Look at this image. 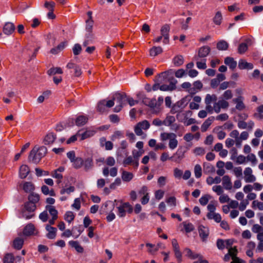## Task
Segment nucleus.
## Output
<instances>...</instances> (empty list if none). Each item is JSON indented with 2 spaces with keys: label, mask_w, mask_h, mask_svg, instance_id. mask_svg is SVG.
Returning <instances> with one entry per match:
<instances>
[{
  "label": "nucleus",
  "mask_w": 263,
  "mask_h": 263,
  "mask_svg": "<svg viewBox=\"0 0 263 263\" xmlns=\"http://www.w3.org/2000/svg\"><path fill=\"white\" fill-rule=\"evenodd\" d=\"M233 96L232 90L230 89L225 90L218 101L216 95L207 94L204 99L205 109L209 114H212L214 111L218 114L221 109H226L229 107V103L227 101L231 99Z\"/></svg>",
  "instance_id": "1"
},
{
  "label": "nucleus",
  "mask_w": 263,
  "mask_h": 263,
  "mask_svg": "<svg viewBox=\"0 0 263 263\" xmlns=\"http://www.w3.org/2000/svg\"><path fill=\"white\" fill-rule=\"evenodd\" d=\"M47 152L46 147L42 146L39 148L34 147L30 152L28 159L32 162L37 164Z\"/></svg>",
  "instance_id": "2"
},
{
  "label": "nucleus",
  "mask_w": 263,
  "mask_h": 263,
  "mask_svg": "<svg viewBox=\"0 0 263 263\" xmlns=\"http://www.w3.org/2000/svg\"><path fill=\"white\" fill-rule=\"evenodd\" d=\"M160 140L162 141L168 140V147L173 150L175 149L178 144V141L177 139V135L173 133H161L160 135Z\"/></svg>",
  "instance_id": "3"
},
{
  "label": "nucleus",
  "mask_w": 263,
  "mask_h": 263,
  "mask_svg": "<svg viewBox=\"0 0 263 263\" xmlns=\"http://www.w3.org/2000/svg\"><path fill=\"white\" fill-rule=\"evenodd\" d=\"M168 76L169 74L168 72H163L158 75L157 82L160 83H163L167 82H169V85H167L170 91H172L175 90L176 88V84L177 83V81L174 79H170Z\"/></svg>",
  "instance_id": "4"
},
{
  "label": "nucleus",
  "mask_w": 263,
  "mask_h": 263,
  "mask_svg": "<svg viewBox=\"0 0 263 263\" xmlns=\"http://www.w3.org/2000/svg\"><path fill=\"white\" fill-rule=\"evenodd\" d=\"M36 209V205L31 202H27L24 205V208L22 210V217L26 219H30L34 216V211Z\"/></svg>",
  "instance_id": "5"
},
{
  "label": "nucleus",
  "mask_w": 263,
  "mask_h": 263,
  "mask_svg": "<svg viewBox=\"0 0 263 263\" xmlns=\"http://www.w3.org/2000/svg\"><path fill=\"white\" fill-rule=\"evenodd\" d=\"M114 100L115 101V103L116 104V105L114 108V111L118 112L126 103V96L125 94L116 93L114 96Z\"/></svg>",
  "instance_id": "6"
},
{
  "label": "nucleus",
  "mask_w": 263,
  "mask_h": 263,
  "mask_svg": "<svg viewBox=\"0 0 263 263\" xmlns=\"http://www.w3.org/2000/svg\"><path fill=\"white\" fill-rule=\"evenodd\" d=\"M150 124L149 122L144 120L138 122L134 127V131L137 136H142L143 134L142 130H146L149 129Z\"/></svg>",
  "instance_id": "7"
},
{
  "label": "nucleus",
  "mask_w": 263,
  "mask_h": 263,
  "mask_svg": "<svg viewBox=\"0 0 263 263\" xmlns=\"http://www.w3.org/2000/svg\"><path fill=\"white\" fill-rule=\"evenodd\" d=\"M118 212V215L120 217H123L126 215V212L131 213L133 209L132 206L128 202H124L117 207Z\"/></svg>",
  "instance_id": "8"
},
{
  "label": "nucleus",
  "mask_w": 263,
  "mask_h": 263,
  "mask_svg": "<svg viewBox=\"0 0 263 263\" xmlns=\"http://www.w3.org/2000/svg\"><path fill=\"white\" fill-rule=\"evenodd\" d=\"M88 118L86 116L80 115L78 116L75 120L73 118L69 119L68 121L69 123H71L70 125H73L74 123L76 124V125L78 126H81L85 125L88 121Z\"/></svg>",
  "instance_id": "9"
},
{
  "label": "nucleus",
  "mask_w": 263,
  "mask_h": 263,
  "mask_svg": "<svg viewBox=\"0 0 263 263\" xmlns=\"http://www.w3.org/2000/svg\"><path fill=\"white\" fill-rule=\"evenodd\" d=\"M185 99H182L174 104L171 109V112L173 114L180 112L186 105Z\"/></svg>",
  "instance_id": "10"
},
{
  "label": "nucleus",
  "mask_w": 263,
  "mask_h": 263,
  "mask_svg": "<svg viewBox=\"0 0 263 263\" xmlns=\"http://www.w3.org/2000/svg\"><path fill=\"white\" fill-rule=\"evenodd\" d=\"M210 48L208 46H204L198 49V54L194 57L195 61H198L199 58H205L210 53Z\"/></svg>",
  "instance_id": "11"
},
{
  "label": "nucleus",
  "mask_w": 263,
  "mask_h": 263,
  "mask_svg": "<svg viewBox=\"0 0 263 263\" xmlns=\"http://www.w3.org/2000/svg\"><path fill=\"white\" fill-rule=\"evenodd\" d=\"M139 164V162L132 156H128L125 157L123 161L124 166L126 167L128 165H132L135 170L138 168Z\"/></svg>",
  "instance_id": "12"
},
{
  "label": "nucleus",
  "mask_w": 263,
  "mask_h": 263,
  "mask_svg": "<svg viewBox=\"0 0 263 263\" xmlns=\"http://www.w3.org/2000/svg\"><path fill=\"white\" fill-rule=\"evenodd\" d=\"M198 230L199 236L202 241H205L209 235V229L202 224L199 225Z\"/></svg>",
  "instance_id": "13"
},
{
  "label": "nucleus",
  "mask_w": 263,
  "mask_h": 263,
  "mask_svg": "<svg viewBox=\"0 0 263 263\" xmlns=\"http://www.w3.org/2000/svg\"><path fill=\"white\" fill-rule=\"evenodd\" d=\"M23 235L26 236L36 235L38 231L32 223L28 224L24 229Z\"/></svg>",
  "instance_id": "14"
},
{
  "label": "nucleus",
  "mask_w": 263,
  "mask_h": 263,
  "mask_svg": "<svg viewBox=\"0 0 263 263\" xmlns=\"http://www.w3.org/2000/svg\"><path fill=\"white\" fill-rule=\"evenodd\" d=\"M253 43V41L251 38H247L244 43L239 44L238 48V52L239 54L244 53L248 50V47L251 46Z\"/></svg>",
  "instance_id": "15"
},
{
  "label": "nucleus",
  "mask_w": 263,
  "mask_h": 263,
  "mask_svg": "<svg viewBox=\"0 0 263 263\" xmlns=\"http://www.w3.org/2000/svg\"><path fill=\"white\" fill-rule=\"evenodd\" d=\"M253 171L251 168L246 167L244 171V179L246 182H253L256 180V177L252 174Z\"/></svg>",
  "instance_id": "16"
},
{
  "label": "nucleus",
  "mask_w": 263,
  "mask_h": 263,
  "mask_svg": "<svg viewBox=\"0 0 263 263\" xmlns=\"http://www.w3.org/2000/svg\"><path fill=\"white\" fill-rule=\"evenodd\" d=\"M15 27L13 23L11 22H6L5 23L3 28V33L7 35H11L15 31Z\"/></svg>",
  "instance_id": "17"
},
{
  "label": "nucleus",
  "mask_w": 263,
  "mask_h": 263,
  "mask_svg": "<svg viewBox=\"0 0 263 263\" xmlns=\"http://www.w3.org/2000/svg\"><path fill=\"white\" fill-rule=\"evenodd\" d=\"M237 126L240 129H248L249 130H251L254 126V122L252 120H250L248 122L242 120H238Z\"/></svg>",
  "instance_id": "18"
},
{
  "label": "nucleus",
  "mask_w": 263,
  "mask_h": 263,
  "mask_svg": "<svg viewBox=\"0 0 263 263\" xmlns=\"http://www.w3.org/2000/svg\"><path fill=\"white\" fill-rule=\"evenodd\" d=\"M243 100V97L241 96L233 99V102L236 104L235 108L237 110L242 111L246 108Z\"/></svg>",
  "instance_id": "19"
},
{
  "label": "nucleus",
  "mask_w": 263,
  "mask_h": 263,
  "mask_svg": "<svg viewBox=\"0 0 263 263\" xmlns=\"http://www.w3.org/2000/svg\"><path fill=\"white\" fill-rule=\"evenodd\" d=\"M170 26L168 25L163 26L161 28V34L163 36V42L164 44L169 43V34Z\"/></svg>",
  "instance_id": "20"
},
{
  "label": "nucleus",
  "mask_w": 263,
  "mask_h": 263,
  "mask_svg": "<svg viewBox=\"0 0 263 263\" xmlns=\"http://www.w3.org/2000/svg\"><path fill=\"white\" fill-rule=\"evenodd\" d=\"M66 67L69 69H73L74 76L75 77H79L82 74V70L81 67L74 63L69 62L67 64Z\"/></svg>",
  "instance_id": "21"
},
{
  "label": "nucleus",
  "mask_w": 263,
  "mask_h": 263,
  "mask_svg": "<svg viewBox=\"0 0 263 263\" xmlns=\"http://www.w3.org/2000/svg\"><path fill=\"white\" fill-rule=\"evenodd\" d=\"M184 157V152L178 149L173 155L170 157V160L179 163Z\"/></svg>",
  "instance_id": "22"
},
{
  "label": "nucleus",
  "mask_w": 263,
  "mask_h": 263,
  "mask_svg": "<svg viewBox=\"0 0 263 263\" xmlns=\"http://www.w3.org/2000/svg\"><path fill=\"white\" fill-rule=\"evenodd\" d=\"M102 173L105 177H107L109 175L112 177H116L118 174V168L116 167H112L110 170L108 167H105L103 168Z\"/></svg>",
  "instance_id": "23"
},
{
  "label": "nucleus",
  "mask_w": 263,
  "mask_h": 263,
  "mask_svg": "<svg viewBox=\"0 0 263 263\" xmlns=\"http://www.w3.org/2000/svg\"><path fill=\"white\" fill-rule=\"evenodd\" d=\"M57 138L56 135L52 132L47 133L45 136L43 143L45 145H49L53 143Z\"/></svg>",
  "instance_id": "24"
},
{
  "label": "nucleus",
  "mask_w": 263,
  "mask_h": 263,
  "mask_svg": "<svg viewBox=\"0 0 263 263\" xmlns=\"http://www.w3.org/2000/svg\"><path fill=\"white\" fill-rule=\"evenodd\" d=\"M46 230L48 231V233L46 234V236L48 238L52 239L55 238L57 232L56 228L47 224L46 226Z\"/></svg>",
  "instance_id": "25"
},
{
  "label": "nucleus",
  "mask_w": 263,
  "mask_h": 263,
  "mask_svg": "<svg viewBox=\"0 0 263 263\" xmlns=\"http://www.w3.org/2000/svg\"><path fill=\"white\" fill-rule=\"evenodd\" d=\"M30 173V168L27 165H22L19 169V177L21 179H25Z\"/></svg>",
  "instance_id": "26"
},
{
  "label": "nucleus",
  "mask_w": 263,
  "mask_h": 263,
  "mask_svg": "<svg viewBox=\"0 0 263 263\" xmlns=\"http://www.w3.org/2000/svg\"><path fill=\"white\" fill-rule=\"evenodd\" d=\"M221 180L222 185L226 190H230L232 189V183L229 176L225 175L223 176Z\"/></svg>",
  "instance_id": "27"
},
{
  "label": "nucleus",
  "mask_w": 263,
  "mask_h": 263,
  "mask_svg": "<svg viewBox=\"0 0 263 263\" xmlns=\"http://www.w3.org/2000/svg\"><path fill=\"white\" fill-rule=\"evenodd\" d=\"M206 217L209 220H214L216 222L219 223L221 220V215L216 212L208 213Z\"/></svg>",
  "instance_id": "28"
},
{
  "label": "nucleus",
  "mask_w": 263,
  "mask_h": 263,
  "mask_svg": "<svg viewBox=\"0 0 263 263\" xmlns=\"http://www.w3.org/2000/svg\"><path fill=\"white\" fill-rule=\"evenodd\" d=\"M68 244L70 247L74 248L77 252L81 253L83 252L84 249L78 241L70 240L68 242Z\"/></svg>",
  "instance_id": "29"
},
{
  "label": "nucleus",
  "mask_w": 263,
  "mask_h": 263,
  "mask_svg": "<svg viewBox=\"0 0 263 263\" xmlns=\"http://www.w3.org/2000/svg\"><path fill=\"white\" fill-rule=\"evenodd\" d=\"M121 178L123 181L128 182L134 178V174L131 172L123 171L121 174Z\"/></svg>",
  "instance_id": "30"
},
{
  "label": "nucleus",
  "mask_w": 263,
  "mask_h": 263,
  "mask_svg": "<svg viewBox=\"0 0 263 263\" xmlns=\"http://www.w3.org/2000/svg\"><path fill=\"white\" fill-rule=\"evenodd\" d=\"M214 120V117H210L208 118L202 124L201 127V131L202 132H205V131H206Z\"/></svg>",
  "instance_id": "31"
},
{
  "label": "nucleus",
  "mask_w": 263,
  "mask_h": 263,
  "mask_svg": "<svg viewBox=\"0 0 263 263\" xmlns=\"http://www.w3.org/2000/svg\"><path fill=\"white\" fill-rule=\"evenodd\" d=\"M23 189L26 193H30L34 190V185L31 182H24L23 184Z\"/></svg>",
  "instance_id": "32"
},
{
  "label": "nucleus",
  "mask_w": 263,
  "mask_h": 263,
  "mask_svg": "<svg viewBox=\"0 0 263 263\" xmlns=\"http://www.w3.org/2000/svg\"><path fill=\"white\" fill-rule=\"evenodd\" d=\"M224 63L231 69H234L237 66V62L233 58L227 57L224 59Z\"/></svg>",
  "instance_id": "33"
},
{
  "label": "nucleus",
  "mask_w": 263,
  "mask_h": 263,
  "mask_svg": "<svg viewBox=\"0 0 263 263\" xmlns=\"http://www.w3.org/2000/svg\"><path fill=\"white\" fill-rule=\"evenodd\" d=\"M46 209L47 211H48L49 212L50 215L52 216V218H54V219H58V212L55 209L54 206L51 205H46Z\"/></svg>",
  "instance_id": "34"
},
{
  "label": "nucleus",
  "mask_w": 263,
  "mask_h": 263,
  "mask_svg": "<svg viewBox=\"0 0 263 263\" xmlns=\"http://www.w3.org/2000/svg\"><path fill=\"white\" fill-rule=\"evenodd\" d=\"M222 21V15L220 11H217L213 18V23L216 25H220Z\"/></svg>",
  "instance_id": "35"
},
{
  "label": "nucleus",
  "mask_w": 263,
  "mask_h": 263,
  "mask_svg": "<svg viewBox=\"0 0 263 263\" xmlns=\"http://www.w3.org/2000/svg\"><path fill=\"white\" fill-rule=\"evenodd\" d=\"M96 131L93 130H88L84 132L83 133H81L80 135V137H81L80 140H83L88 138L91 137L93 136L95 133Z\"/></svg>",
  "instance_id": "36"
},
{
  "label": "nucleus",
  "mask_w": 263,
  "mask_h": 263,
  "mask_svg": "<svg viewBox=\"0 0 263 263\" xmlns=\"http://www.w3.org/2000/svg\"><path fill=\"white\" fill-rule=\"evenodd\" d=\"M181 224L183 226L185 232L186 233H190L195 229L194 225L190 222L183 221Z\"/></svg>",
  "instance_id": "37"
},
{
  "label": "nucleus",
  "mask_w": 263,
  "mask_h": 263,
  "mask_svg": "<svg viewBox=\"0 0 263 263\" xmlns=\"http://www.w3.org/2000/svg\"><path fill=\"white\" fill-rule=\"evenodd\" d=\"M163 49L161 47H153L149 50V55L152 57H156L161 53Z\"/></svg>",
  "instance_id": "38"
},
{
  "label": "nucleus",
  "mask_w": 263,
  "mask_h": 263,
  "mask_svg": "<svg viewBox=\"0 0 263 263\" xmlns=\"http://www.w3.org/2000/svg\"><path fill=\"white\" fill-rule=\"evenodd\" d=\"M24 244V240L22 238L17 237L15 238L13 242V247L17 250H20Z\"/></svg>",
  "instance_id": "39"
},
{
  "label": "nucleus",
  "mask_w": 263,
  "mask_h": 263,
  "mask_svg": "<svg viewBox=\"0 0 263 263\" xmlns=\"http://www.w3.org/2000/svg\"><path fill=\"white\" fill-rule=\"evenodd\" d=\"M42 192L45 195H49L51 196H55V193L53 189L49 190V187L45 185H43L41 187Z\"/></svg>",
  "instance_id": "40"
},
{
  "label": "nucleus",
  "mask_w": 263,
  "mask_h": 263,
  "mask_svg": "<svg viewBox=\"0 0 263 263\" xmlns=\"http://www.w3.org/2000/svg\"><path fill=\"white\" fill-rule=\"evenodd\" d=\"M72 163L73 167L78 169L83 165L84 160L80 157H77Z\"/></svg>",
  "instance_id": "41"
},
{
  "label": "nucleus",
  "mask_w": 263,
  "mask_h": 263,
  "mask_svg": "<svg viewBox=\"0 0 263 263\" xmlns=\"http://www.w3.org/2000/svg\"><path fill=\"white\" fill-rule=\"evenodd\" d=\"M203 171L205 174H211L215 172V168L213 165L208 163L203 164Z\"/></svg>",
  "instance_id": "42"
},
{
  "label": "nucleus",
  "mask_w": 263,
  "mask_h": 263,
  "mask_svg": "<svg viewBox=\"0 0 263 263\" xmlns=\"http://www.w3.org/2000/svg\"><path fill=\"white\" fill-rule=\"evenodd\" d=\"M62 73H63V70L60 67H52L47 71V74L50 76Z\"/></svg>",
  "instance_id": "43"
},
{
  "label": "nucleus",
  "mask_w": 263,
  "mask_h": 263,
  "mask_svg": "<svg viewBox=\"0 0 263 263\" xmlns=\"http://www.w3.org/2000/svg\"><path fill=\"white\" fill-rule=\"evenodd\" d=\"M51 175L54 178L57 179V184H60L62 182V180L63 179V175L61 173H59L55 170L52 172Z\"/></svg>",
  "instance_id": "44"
},
{
  "label": "nucleus",
  "mask_w": 263,
  "mask_h": 263,
  "mask_svg": "<svg viewBox=\"0 0 263 263\" xmlns=\"http://www.w3.org/2000/svg\"><path fill=\"white\" fill-rule=\"evenodd\" d=\"M75 215L71 211H67L64 215V219L68 223H71L74 219Z\"/></svg>",
  "instance_id": "45"
},
{
  "label": "nucleus",
  "mask_w": 263,
  "mask_h": 263,
  "mask_svg": "<svg viewBox=\"0 0 263 263\" xmlns=\"http://www.w3.org/2000/svg\"><path fill=\"white\" fill-rule=\"evenodd\" d=\"M183 62L184 59L182 55H177L173 59V63L176 66H181L183 64Z\"/></svg>",
  "instance_id": "46"
},
{
  "label": "nucleus",
  "mask_w": 263,
  "mask_h": 263,
  "mask_svg": "<svg viewBox=\"0 0 263 263\" xmlns=\"http://www.w3.org/2000/svg\"><path fill=\"white\" fill-rule=\"evenodd\" d=\"M211 198V196L210 195L205 194L201 197V198L199 200V201L201 205L204 206L207 204L209 200Z\"/></svg>",
  "instance_id": "47"
},
{
  "label": "nucleus",
  "mask_w": 263,
  "mask_h": 263,
  "mask_svg": "<svg viewBox=\"0 0 263 263\" xmlns=\"http://www.w3.org/2000/svg\"><path fill=\"white\" fill-rule=\"evenodd\" d=\"M97 110L98 111L101 113H103L106 111V106L105 105V100H101L98 103Z\"/></svg>",
  "instance_id": "48"
},
{
  "label": "nucleus",
  "mask_w": 263,
  "mask_h": 263,
  "mask_svg": "<svg viewBox=\"0 0 263 263\" xmlns=\"http://www.w3.org/2000/svg\"><path fill=\"white\" fill-rule=\"evenodd\" d=\"M29 202H31L35 204L40 200V196L37 194L31 193L28 196Z\"/></svg>",
  "instance_id": "49"
},
{
  "label": "nucleus",
  "mask_w": 263,
  "mask_h": 263,
  "mask_svg": "<svg viewBox=\"0 0 263 263\" xmlns=\"http://www.w3.org/2000/svg\"><path fill=\"white\" fill-rule=\"evenodd\" d=\"M195 176L196 178H199L202 176V168L200 165L197 164L195 165L194 169Z\"/></svg>",
  "instance_id": "50"
},
{
  "label": "nucleus",
  "mask_w": 263,
  "mask_h": 263,
  "mask_svg": "<svg viewBox=\"0 0 263 263\" xmlns=\"http://www.w3.org/2000/svg\"><path fill=\"white\" fill-rule=\"evenodd\" d=\"M144 153V150H136L134 149L132 151V156L139 162L140 157L143 155Z\"/></svg>",
  "instance_id": "51"
},
{
  "label": "nucleus",
  "mask_w": 263,
  "mask_h": 263,
  "mask_svg": "<svg viewBox=\"0 0 263 263\" xmlns=\"http://www.w3.org/2000/svg\"><path fill=\"white\" fill-rule=\"evenodd\" d=\"M175 121V118L172 116H167L163 120V124L167 126H171Z\"/></svg>",
  "instance_id": "52"
},
{
  "label": "nucleus",
  "mask_w": 263,
  "mask_h": 263,
  "mask_svg": "<svg viewBox=\"0 0 263 263\" xmlns=\"http://www.w3.org/2000/svg\"><path fill=\"white\" fill-rule=\"evenodd\" d=\"M228 43L225 41H221L217 43V48L219 50H225L228 48Z\"/></svg>",
  "instance_id": "53"
},
{
  "label": "nucleus",
  "mask_w": 263,
  "mask_h": 263,
  "mask_svg": "<svg viewBox=\"0 0 263 263\" xmlns=\"http://www.w3.org/2000/svg\"><path fill=\"white\" fill-rule=\"evenodd\" d=\"M75 191V187L73 186H70L68 187L62 188L60 191V194L61 195H64L65 194H70L71 193Z\"/></svg>",
  "instance_id": "54"
},
{
  "label": "nucleus",
  "mask_w": 263,
  "mask_h": 263,
  "mask_svg": "<svg viewBox=\"0 0 263 263\" xmlns=\"http://www.w3.org/2000/svg\"><path fill=\"white\" fill-rule=\"evenodd\" d=\"M14 260V256L11 253L6 254L3 259L4 263H13Z\"/></svg>",
  "instance_id": "55"
},
{
  "label": "nucleus",
  "mask_w": 263,
  "mask_h": 263,
  "mask_svg": "<svg viewBox=\"0 0 263 263\" xmlns=\"http://www.w3.org/2000/svg\"><path fill=\"white\" fill-rule=\"evenodd\" d=\"M252 208L254 209H258V210H263V202H260L258 200H254L252 204Z\"/></svg>",
  "instance_id": "56"
},
{
  "label": "nucleus",
  "mask_w": 263,
  "mask_h": 263,
  "mask_svg": "<svg viewBox=\"0 0 263 263\" xmlns=\"http://www.w3.org/2000/svg\"><path fill=\"white\" fill-rule=\"evenodd\" d=\"M257 113L254 114V116L260 119H263V104L259 105L256 108Z\"/></svg>",
  "instance_id": "57"
},
{
  "label": "nucleus",
  "mask_w": 263,
  "mask_h": 263,
  "mask_svg": "<svg viewBox=\"0 0 263 263\" xmlns=\"http://www.w3.org/2000/svg\"><path fill=\"white\" fill-rule=\"evenodd\" d=\"M230 256H231V258L233 260L234 259L238 258L236 257L237 254V250L235 247L230 248L228 249V253Z\"/></svg>",
  "instance_id": "58"
},
{
  "label": "nucleus",
  "mask_w": 263,
  "mask_h": 263,
  "mask_svg": "<svg viewBox=\"0 0 263 263\" xmlns=\"http://www.w3.org/2000/svg\"><path fill=\"white\" fill-rule=\"evenodd\" d=\"M196 65L199 69H205L206 68V59H203L201 61H196Z\"/></svg>",
  "instance_id": "59"
},
{
  "label": "nucleus",
  "mask_w": 263,
  "mask_h": 263,
  "mask_svg": "<svg viewBox=\"0 0 263 263\" xmlns=\"http://www.w3.org/2000/svg\"><path fill=\"white\" fill-rule=\"evenodd\" d=\"M246 159L248 161H250L252 165H255L257 163V159L254 154H249L247 157Z\"/></svg>",
  "instance_id": "60"
},
{
  "label": "nucleus",
  "mask_w": 263,
  "mask_h": 263,
  "mask_svg": "<svg viewBox=\"0 0 263 263\" xmlns=\"http://www.w3.org/2000/svg\"><path fill=\"white\" fill-rule=\"evenodd\" d=\"M146 246L150 248L148 249V252L152 254H154L159 249V248L158 247H156L154 245H153L150 243H146Z\"/></svg>",
  "instance_id": "61"
},
{
  "label": "nucleus",
  "mask_w": 263,
  "mask_h": 263,
  "mask_svg": "<svg viewBox=\"0 0 263 263\" xmlns=\"http://www.w3.org/2000/svg\"><path fill=\"white\" fill-rule=\"evenodd\" d=\"M252 231L254 233L259 234L263 232V227L258 224H255L252 228Z\"/></svg>",
  "instance_id": "62"
},
{
  "label": "nucleus",
  "mask_w": 263,
  "mask_h": 263,
  "mask_svg": "<svg viewBox=\"0 0 263 263\" xmlns=\"http://www.w3.org/2000/svg\"><path fill=\"white\" fill-rule=\"evenodd\" d=\"M83 165L85 171H87L90 170L92 166V161L91 159H87L84 161Z\"/></svg>",
  "instance_id": "63"
},
{
  "label": "nucleus",
  "mask_w": 263,
  "mask_h": 263,
  "mask_svg": "<svg viewBox=\"0 0 263 263\" xmlns=\"http://www.w3.org/2000/svg\"><path fill=\"white\" fill-rule=\"evenodd\" d=\"M145 103L151 108H154L157 106V100L155 98L145 101Z\"/></svg>",
  "instance_id": "64"
}]
</instances>
